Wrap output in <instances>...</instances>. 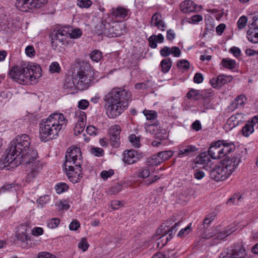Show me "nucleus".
<instances>
[{
    "label": "nucleus",
    "instance_id": "f257e3e1",
    "mask_svg": "<svg viewBox=\"0 0 258 258\" xmlns=\"http://www.w3.org/2000/svg\"><path fill=\"white\" fill-rule=\"evenodd\" d=\"M30 138L28 135L17 136L10 143L6 155L0 159V168H13L21 164L26 167V181H32L41 172L43 166L38 159L36 150L30 148Z\"/></svg>",
    "mask_w": 258,
    "mask_h": 258
},
{
    "label": "nucleus",
    "instance_id": "f03ea898",
    "mask_svg": "<svg viewBox=\"0 0 258 258\" xmlns=\"http://www.w3.org/2000/svg\"><path fill=\"white\" fill-rule=\"evenodd\" d=\"M131 94L125 90L113 89L104 97V108L109 118L119 116L127 107Z\"/></svg>",
    "mask_w": 258,
    "mask_h": 258
},
{
    "label": "nucleus",
    "instance_id": "7ed1b4c3",
    "mask_svg": "<svg viewBox=\"0 0 258 258\" xmlns=\"http://www.w3.org/2000/svg\"><path fill=\"white\" fill-rule=\"evenodd\" d=\"M41 69L36 63L22 62L20 66H14L9 72V77L15 81L23 85L35 83L41 76Z\"/></svg>",
    "mask_w": 258,
    "mask_h": 258
},
{
    "label": "nucleus",
    "instance_id": "20e7f679",
    "mask_svg": "<svg viewBox=\"0 0 258 258\" xmlns=\"http://www.w3.org/2000/svg\"><path fill=\"white\" fill-rule=\"evenodd\" d=\"M67 120L61 113H54L43 119L39 124V138L46 142L56 139L59 132L67 124Z\"/></svg>",
    "mask_w": 258,
    "mask_h": 258
},
{
    "label": "nucleus",
    "instance_id": "39448f33",
    "mask_svg": "<svg viewBox=\"0 0 258 258\" xmlns=\"http://www.w3.org/2000/svg\"><path fill=\"white\" fill-rule=\"evenodd\" d=\"M66 161L64 169L69 179L75 183L82 178V156L81 149L77 147H71L66 154Z\"/></svg>",
    "mask_w": 258,
    "mask_h": 258
},
{
    "label": "nucleus",
    "instance_id": "423d86ee",
    "mask_svg": "<svg viewBox=\"0 0 258 258\" xmlns=\"http://www.w3.org/2000/svg\"><path fill=\"white\" fill-rule=\"evenodd\" d=\"M92 80V71L88 67L86 68L81 67L77 74L74 75L72 79L73 85L68 86L65 84L64 86L70 88L74 86L77 90H84L89 88Z\"/></svg>",
    "mask_w": 258,
    "mask_h": 258
},
{
    "label": "nucleus",
    "instance_id": "0eeeda50",
    "mask_svg": "<svg viewBox=\"0 0 258 258\" xmlns=\"http://www.w3.org/2000/svg\"><path fill=\"white\" fill-rule=\"evenodd\" d=\"M121 28H124L123 25L116 24L111 26V24L106 21H102L96 27V33L98 35H104L109 37H117L125 32V30L122 32Z\"/></svg>",
    "mask_w": 258,
    "mask_h": 258
},
{
    "label": "nucleus",
    "instance_id": "6e6552de",
    "mask_svg": "<svg viewBox=\"0 0 258 258\" xmlns=\"http://www.w3.org/2000/svg\"><path fill=\"white\" fill-rule=\"evenodd\" d=\"M47 2V0H17L15 6L20 11L27 12L41 7Z\"/></svg>",
    "mask_w": 258,
    "mask_h": 258
},
{
    "label": "nucleus",
    "instance_id": "1a4fd4ad",
    "mask_svg": "<svg viewBox=\"0 0 258 258\" xmlns=\"http://www.w3.org/2000/svg\"><path fill=\"white\" fill-rule=\"evenodd\" d=\"M51 41V46L53 49H55L58 45V42L64 44V42L68 38L67 31L64 29V26L61 27H57L54 29L50 35Z\"/></svg>",
    "mask_w": 258,
    "mask_h": 258
},
{
    "label": "nucleus",
    "instance_id": "9d476101",
    "mask_svg": "<svg viewBox=\"0 0 258 258\" xmlns=\"http://www.w3.org/2000/svg\"><path fill=\"white\" fill-rule=\"evenodd\" d=\"M231 174L222 164L221 166H216L210 172L211 178L216 181L224 180Z\"/></svg>",
    "mask_w": 258,
    "mask_h": 258
},
{
    "label": "nucleus",
    "instance_id": "9b49d317",
    "mask_svg": "<svg viewBox=\"0 0 258 258\" xmlns=\"http://www.w3.org/2000/svg\"><path fill=\"white\" fill-rule=\"evenodd\" d=\"M240 162V156L235 153L230 156H226L222 161V164L231 173Z\"/></svg>",
    "mask_w": 258,
    "mask_h": 258
},
{
    "label": "nucleus",
    "instance_id": "f8f14e48",
    "mask_svg": "<svg viewBox=\"0 0 258 258\" xmlns=\"http://www.w3.org/2000/svg\"><path fill=\"white\" fill-rule=\"evenodd\" d=\"M122 161L127 164H133L138 162L143 157L141 152L131 149L126 150L123 152Z\"/></svg>",
    "mask_w": 258,
    "mask_h": 258
},
{
    "label": "nucleus",
    "instance_id": "ddd939ff",
    "mask_svg": "<svg viewBox=\"0 0 258 258\" xmlns=\"http://www.w3.org/2000/svg\"><path fill=\"white\" fill-rule=\"evenodd\" d=\"M76 114L78 117V121L74 128V133L76 135H78L84 131L86 125V115L82 111L76 112Z\"/></svg>",
    "mask_w": 258,
    "mask_h": 258
},
{
    "label": "nucleus",
    "instance_id": "4468645a",
    "mask_svg": "<svg viewBox=\"0 0 258 258\" xmlns=\"http://www.w3.org/2000/svg\"><path fill=\"white\" fill-rule=\"evenodd\" d=\"M230 251L232 252L233 258H249L246 249L241 244H233L230 246Z\"/></svg>",
    "mask_w": 258,
    "mask_h": 258
},
{
    "label": "nucleus",
    "instance_id": "2eb2a0df",
    "mask_svg": "<svg viewBox=\"0 0 258 258\" xmlns=\"http://www.w3.org/2000/svg\"><path fill=\"white\" fill-rule=\"evenodd\" d=\"M208 153L210 156L214 159L222 158L220 141L211 146L209 149Z\"/></svg>",
    "mask_w": 258,
    "mask_h": 258
},
{
    "label": "nucleus",
    "instance_id": "dca6fc26",
    "mask_svg": "<svg viewBox=\"0 0 258 258\" xmlns=\"http://www.w3.org/2000/svg\"><path fill=\"white\" fill-rule=\"evenodd\" d=\"M151 24L162 31H165L166 27L165 23L162 20L161 15L158 13H156L153 15Z\"/></svg>",
    "mask_w": 258,
    "mask_h": 258
},
{
    "label": "nucleus",
    "instance_id": "f3484780",
    "mask_svg": "<svg viewBox=\"0 0 258 258\" xmlns=\"http://www.w3.org/2000/svg\"><path fill=\"white\" fill-rule=\"evenodd\" d=\"M198 150L194 145L180 146L177 157L179 158L185 157L192 154Z\"/></svg>",
    "mask_w": 258,
    "mask_h": 258
},
{
    "label": "nucleus",
    "instance_id": "a211bd4d",
    "mask_svg": "<svg viewBox=\"0 0 258 258\" xmlns=\"http://www.w3.org/2000/svg\"><path fill=\"white\" fill-rule=\"evenodd\" d=\"M175 221L173 218H169L157 229L156 234L159 236L161 235L159 238L162 239V241H163L164 237L168 234V232L167 228L170 227Z\"/></svg>",
    "mask_w": 258,
    "mask_h": 258
},
{
    "label": "nucleus",
    "instance_id": "6ab92c4d",
    "mask_svg": "<svg viewBox=\"0 0 258 258\" xmlns=\"http://www.w3.org/2000/svg\"><path fill=\"white\" fill-rule=\"evenodd\" d=\"M221 150L222 158L229 156V154L233 152L235 149V146L232 142L226 143L224 141H220Z\"/></svg>",
    "mask_w": 258,
    "mask_h": 258
},
{
    "label": "nucleus",
    "instance_id": "aec40b11",
    "mask_svg": "<svg viewBox=\"0 0 258 258\" xmlns=\"http://www.w3.org/2000/svg\"><path fill=\"white\" fill-rule=\"evenodd\" d=\"M130 10L123 7H118L113 8L111 11V15L119 19H123L128 15Z\"/></svg>",
    "mask_w": 258,
    "mask_h": 258
},
{
    "label": "nucleus",
    "instance_id": "412c9836",
    "mask_svg": "<svg viewBox=\"0 0 258 258\" xmlns=\"http://www.w3.org/2000/svg\"><path fill=\"white\" fill-rule=\"evenodd\" d=\"M180 9L184 13L195 12L197 10V6L190 0H186L180 4Z\"/></svg>",
    "mask_w": 258,
    "mask_h": 258
},
{
    "label": "nucleus",
    "instance_id": "4be33fe9",
    "mask_svg": "<svg viewBox=\"0 0 258 258\" xmlns=\"http://www.w3.org/2000/svg\"><path fill=\"white\" fill-rule=\"evenodd\" d=\"M227 82L228 80L226 76L222 75L213 78L210 81L212 86L214 88H220Z\"/></svg>",
    "mask_w": 258,
    "mask_h": 258
},
{
    "label": "nucleus",
    "instance_id": "5701e85b",
    "mask_svg": "<svg viewBox=\"0 0 258 258\" xmlns=\"http://www.w3.org/2000/svg\"><path fill=\"white\" fill-rule=\"evenodd\" d=\"M64 29L67 31L68 38H78L82 35V31L79 28L73 29L72 27L66 25L64 26Z\"/></svg>",
    "mask_w": 258,
    "mask_h": 258
},
{
    "label": "nucleus",
    "instance_id": "b1692460",
    "mask_svg": "<svg viewBox=\"0 0 258 258\" xmlns=\"http://www.w3.org/2000/svg\"><path fill=\"white\" fill-rule=\"evenodd\" d=\"M172 64V62L170 58L163 59L160 63L161 72L164 74L167 73L171 69Z\"/></svg>",
    "mask_w": 258,
    "mask_h": 258
},
{
    "label": "nucleus",
    "instance_id": "393cba45",
    "mask_svg": "<svg viewBox=\"0 0 258 258\" xmlns=\"http://www.w3.org/2000/svg\"><path fill=\"white\" fill-rule=\"evenodd\" d=\"M209 153L203 152L196 158V162L197 164L203 165H207L211 161L209 157Z\"/></svg>",
    "mask_w": 258,
    "mask_h": 258
},
{
    "label": "nucleus",
    "instance_id": "a878e982",
    "mask_svg": "<svg viewBox=\"0 0 258 258\" xmlns=\"http://www.w3.org/2000/svg\"><path fill=\"white\" fill-rule=\"evenodd\" d=\"M247 38L252 43H258V30L249 28L247 32Z\"/></svg>",
    "mask_w": 258,
    "mask_h": 258
},
{
    "label": "nucleus",
    "instance_id": "bb28decb",
    "mask_svg": "<svg viewBox=\"0 0 258 258\" xmlns=\"http://www.w3.org/2000/svg\"><path fill=\"white\" fill-rule=\"evenodd\" d=\"M246 98L243 95L238 96L231 104V106L233 109H236L239 106H242L245 103Z\"/></svg>",
    "mask_w": 258,
    "mask_h": 258
},
{
    "label": "nucleus",
    "instance_id": "cd10ccee",
    "mask_svg": "<svg viewBox=\"0 0 258 258\" xmlns=\"http://www.w3.org/2000/svg\"><path fill=\"white\" fill-rule=\"evenodd\" d=\"M159 125L158 121H155L152 124H145V128L147 133H150L151 134L156 135L158 133V127Z\"/></svg>",
    "mask_w": 258,
    "mask_h": 258
},
{
    "label": "nucleus",
    "instance_id": "c85d7f7f",
    "mask_svg": "<svg viewBox=\"0 0 258 258\" xmlns=\"http://www.w3.org/2000/svg\"><path fill=\"white\" fill-rule=\"evenodd\" d=\"M221 64L224 68L231 70L235 68L236 66V62L234 60L230 59L229 58H223L221 62Z\"/></svg>",
    "mask_w": 258,
    "mask_h": 258
},
{
    "label": "nucleus",
    "instance_id": "c756f323",
    "mask_svg": "<svg viewBox=\"0 0 258 258\" xmlns=\"http://www.w3.org/2000/svg\"><path fill=\"white\" fill-rule=\"evenodd\" d=\"M254 125L251 122L248 121L245 125L243 127L242 132L243 135L245 137H248L254 131Z\"/></svg>",
    "mask_w": 258,
    "mask_h": 258
},
{
    "label": "nucleus",
    "instance_id": "7c9ffc66",
    "mask_svg": "<svg viewBox=\"0 0 258 258\" xmlns=\"http://www.w3.org/2000/svg\"><path fill=\"white\" fill-rule=\"evenodd\" d=\"M147 162L150 166H157L162 163L158 154L148 158Z\"/></svg>",
    "mask_w": 258,
    "mask_h": 258
},
{
    "label": "nucleus",
    "instance_id": "2f4dec72",
    "mask_svg": "<svg viewBox=\"0 0 258 258\" xmlns=\"http://www.w3.org/2000/svg\"><path fill=\"white\" fill-rule=\"evenodd\" d=\"M144 115L146 116L147 120H152L155 119L157 117V113L155 110L144 109L143 111Z\"/></svg>",
    "mask_w": 258,
    "mask_h": 258
},
{
    "label": "nucleus",
    "instance_id": "473e14b6",
    "mask_svg": "<svg viewBox=\"0 0 258 258\" xmlns=\"http://www.w3.org/2000/svg\"><path fill=\"white\" fill-rule=\"evenodd\" d=\"M121 127L119 125L114 124L110 127L109 130L110 136L120 137Z\"/></svg>",
    "mask_w": 258,
    "mask_h": 258
},
{
    "label": "nucleus",
    "instance_id": "72a5a7b5",
    "mask_svg": "<svg viewBox=\"0 0 258 258\" xmlns=\"http://www.w3.org/2000/svg\"><path fill=\"white\" fill-rule=\"evenodd\" d=\"M157 154L160 158V161L162 163L163 162L169 159L173 155V152L170 150L165 151L159 152Z\"/></svg>",
    "mask_w": 258,
    "mask_h": 258
},
{
    "label": "nucleus",
    "instance_id": "f704fd0d",
    "mask_svg": "<svg viewBox=\"0 0 258 258\" xmlns=\"http://www.w3.org/2000/svg\"><path fill=\"white\" fill-rule=\"evenodd\" d=\"M150 172L147 167L140 168L136 173L137 176L139 178H146L150 176Z\"/></svg>",
    "mask_w": 258,
    "mask_h": 258
},
{
    "label": "nucleus",
    "instance_id": "c9c22d12",
    "mask_svg": "<svg viewBox=\"0 0 258 258\" xmlns=\"http://www.w3.org/2000/svg\"><path fill=\"white\" fill-rule=\"evenodd\" d=\"M128 140L132 145L135 148L140 147V138L137 137L135 134H132L128 137Z\"/></svg>",
    "mask_w": 258,
    "mask_h": 258
},
{
    "label": "nucleus",
    "instance_id": "e433bc0d",
    "mask_svg": "<svg viewBox=\"0 0 258 258\" xmlns=\"http://www.w3.org/2000/svg\"><path fill=\"white\" fill-rule=\"evenodd\" d=\"M102 56V53L98 50H94L90 53V58L95 62L99 61Z\"/></svg>",
    "mask_w": 258,
    "mask_h": 258
},
{
    "label": "nucleus",
    "instance_id": "4c0bfd02",
    "mask_svg": "<svg viewBox=\"0 0 258 258\" xmlns=\"http://www.w3.org/2000/svg\"><path fill=\"white\" fill-rule=\"evenodd\" d=\"M69 188V186L64 182H59L55 186V190L58 194H61L67 191Z\"/></svg>",
    "mask_w": 258,
    "mask_h": 258
},
{
    "label": "nucleus",
    "instance_id": "58836bf2",
    "mask_svg": "<svg viewBox=\"0 0 258 258\" xmlns=\"http://www.w3.org/2000/svg\"><path fill=\"white\" fill-rule=\"evenodd\" d=\"M49 70L52 74L59 73L61 71V68L57 62L54 61L50 64Z\"/></svg>",
    "mask_w": 258,
    "mask_h": 258
},
{
    "label": "nucleus",
    "instance_id": "ea45409f",
    "mask_svg": "<svg viewBox=\"0 0 258 258\" xmlns=\"http://www.w3.org/2000/svg\"><path fill=\"white\" fill-rule=\"evenodd\" d=\"M60 223V220L57 218H52L47 222V226L51 229L56 228Z\"/></svg>",
    "mask_w": 258,
    "mask_h": 258
},
{
    "label": "nucleus",
    "instance_id": "a19ab883",
    "mask_svg": "<svg viewBox=\"0 0 258 258\" xmlns=\"http://www.w3.org/2000/svg\"><path fill=\"white\" fill-rule=\"evenodd\" d=\"M191 223H189L186 227L181 229L178 232L177 236L179 237H183L188 234L191 231Z\"/></svg>",
    "mask_w": 258,
    "mask_h": 258
},
{
    "label": "nucleus",
    "instance_id": "79ce46f5",
    "mask_svg": "<svg viewBox=\"0 0 258 258\" xmlns=\"http://www.w3.org/2000/svg\"><path fill=\"white\" fill-rule=\"evenodd\" d=\"M177 67L179 69L187 70L189 68V63L186 59H181L177 62Z\"/></svg>",
    "mask_w": 258,
    "mask_h": 258
},
{
    "label": "nucleus",
    "instance_id": "37998d69",
    "mask_svg": "<svg viewBox=\"0 0 258 258\" xmlns=\"http://www.w3.org/2000/svg\"><path fill=\"white\" fill-rule=\"evenodd\" d=\"M110 143L113 148H118L120 144V137L110 136Z\"/></svg>",
    "mask_w": 258,
    "mask_h": 258
},
{
    "label": "nucleus",
    "instance_id": "c03bdc74",
    "mask_svg": "<svg viewBox=\"0 0 258 258\" xmlns=\"http://www.w3.org/2000/svg\"><path fill=\"white\" fill-rule=\"evenodd\" d=\"M172 218H173V220H176L174 217H172ZM181 220H180L177 222H176V221H175V222H173V223L175 222L174 225L172 226L170 228L169 227L167 228L168 232L171 233V234L175 233L176 232L177 228L179 226V224L181 222Z\"/></svg>",
    "mask_w": 258,
    "mask_h": 258
},
{
    "label": "nucleus",
    "instance_id": "a18cd8bd",
    "mask_svg": "<svg viewBox=\"0 0 258 258\" xmlns=\"http://www.w3.org/2000/svg\"><path fill=\"white\" fill-rule=\"evenodd\" d=\"M247 22V18L242 16L239 18L237 21V26L239 29H242L246 26Z\"/></svg>",
    "mask_w": 258,
    "mask_h": 258
},
{
    "label": "nucleus",
    "instance_id": "49530a36",
    "mask_svg": "<svg viewBox=\"0 0 258 258\" xmlns=\"http://www.w3.org/2000/svg\"><path fill=\"white\" fill-rule=\"evenodd\" d=\"M114 170L109 169L108 171L103 170L100 173V176L104 180H106L114 174Z\"/></svg>",
    "mask_w": 258,
    "mask_h": 258
},
{
    "label": "nucleus",
    "instance_id": "de8ad7c7",
    "mask_svg": "<svg viewBox=\"0 0 258 258\" xmlns=\"http://www.w3.org/2000/svg\"><path fill=\"white\" fill-rule=\"evenodd\" d=\"M199 94V90L192 89L188 92V93L186 94V96L189 99L197 100V96Z\"/></svg>",
    "mask_w": 258,
    "mask_h": 258
},
{
    "label": "nucleus",
    "instance_id": "09e8293b",
    "mask_svg": "<svg viewBox=\"0 0 258 258\" xmlns=\"http://www.w3.org/2000/svg\"><path fill=\"white\" fill-rule=\"evenodd\" d=\"M249 28L258 30V14L253 17L251 23L249 22Z\"/></svg>",
    "mask_w": 258,
    "mask_h": 258
},
{
    "label": "nucleus",
    "instance_id": "8fccbe9b",
    "mask_svg": "<svg viewBox=\"0 0 258 258\" xmlns=\"http://www.w3.org/2000/svg\"><path fill=\"white\" fill-rule=\"evenodd\" d=\"M89 245L87 239L85 238H82L81 241L78 244L79 248L82 249L84 251L87 250Z\"/></svg>",
    "mask_w": 258,
    "mask_h": 258
},
{
    "label": "nucleus",
    "instance_id": "3c124183",
    "mask_svg": "<svg viewBox=\"0 0 258 258\" xmlns=\"http://www.w3.org/2000/svg\"><path fill=\"white\" fill-rule=\"evenodd\" d=\"M77 4L81 8H88L92 5V2L90 0H78Z\"/></svg>",
    "mask_w": 258,
    "mask_h": 258
},
{
    "label": "nucleus",
    "instance_id": "603ef678",
    "mask_svg": "<svg viewBox=\"0 0 258 258\" xmlns=\"http://www.w3.org/2000/svg\"><path fill=\"white\" fill-rule=\"evenodd\" d=\"M91 153L96 156L101 157L104 155V150L99 147H94L91 150Z\"/></svg>",
    "mask_w": 258,
    "mask_h": 258
},
{
    "label": "nucleus",
    "instance_id": "864d4df0",
    "mask_svg": "<svg viewBox=\"0 0 258 258\" xmlns=\"http://www.w3.org/2000/svg\"><path fill=\"white\" fill-rule=\"evenodd\" d=\"M160 53L163 57H167L171 54V47L168 46L163 47L160 50Z\"/></svg>",
    "mask_w": 258,
    "mask_h": 258
},
{
    "label": "nucleus",
    "instance_id": "5fc2aeb1",
    "mask_svg": "<svg viewBox=\"0 0 258 258\" xmlns=\"http://www.w3.org/2000/svg\"><path fill=\"white\" fill-rule=\"evenodd\" d=\"M203 17L201 15H195L188 18V22L190 23H196L201 21Z\"/></svg>",
    "mask_w": 258,
    "mask_h": 258
},
{
    "label": "nucleus",
    "instance_id": "6e6d98bb",
    "mask_svg": "<svg viewBox=\"0 0 258 258\" xmlns=\"http://www.w3.org/2000/svg\"><path fill=\"white\" fill-rule=\"evenodd\" d=\"M25 53L29 57L34 56L35 54L34 48L32 45H28L25 48Z\"/></svg>",
    "mask_w": 258,
    "mask_h": 258
},
{
    "label": "nucleus",
    "instance_id": "4d7b16f0",
    "mask_svg": "<svg viewBox=\"0 0 258 258\" xmlns=\"http://www.w3.org/2000/svg\"><path fill=\"white\" fill-rule=\"evenodd\" d=\"M89 105V102L87 100L82 99L78 102V107L81 109H86Z\"/></svg>",
    "mask_w": 258,
    "mask_h": 258
},
{
    "label": "nucleus",
    "instance_id": "13d9d810",
    "mask_svg": "<svg viewBox=\"0 0 258 258\" xmlns=\"http://www.w3.org/2000/svg\"><path fill=\"white\" fill-rule=\"evenodd\" d=\"M230 250V247L228 248L226 250L221 252L219 258H233L232 254Z\"/></svg>",
    "mask_w": 258,
    "mask_h": 258
},
{
    "label": "nucleus",
    "instance_id": "bf43d9fd",
    "mask_svg": "<svg viewBox=\"0 0 258 258\" xmlns=\"http://www.w3.org/2000/svg\"><path fill=\"white\" fill-rule=\"evenodd\" d=\"M241 196H239L238 195H234L231 198H230L227 201V204L232 203L233 204H237L238 201L241 199Z\"/></svg>",
    "mask_w": 258,
    "mask_h": 258
},
{
    "label": "nucleus",
    "instance_id": "052dcab7",
    "mask_svg": "<svg viewBox=\"0 0 258 258\" xmlns=\"http://www.w3.org/2000/svg\"><path fill=\"white\" fill-rule=\"evenodd\" d=\"M149 45L152 48H155L157 46V42L155 39V35H151L149 38Z\"/></svg>",
    "mask_w": 258,
    "mask_h": 258
},
{
    "label": "nucleus",
    "instance_id": "680f3d73",
    "mask_svg": "<svg viewBox=\"0 0 258 258\" xmlns=\"http://www.w3.org/2000/svg\"><path fill=\"white\" fill-rule=\"evenodd\" d=\"M80 226V225L79 222L77 220H75L70 223L69 225V229L71 230L75 231L78 230Z\"/></svg>",
    "mask_w": 258,
    "mask_h": 258
},
{
    "label": "nucleus",
    "instance_id": "e2e57ef3",
    "mask_svg": "<svg viewBox=\"0 0 258 258\" xmlns=\"http://www.w3.org/2000/svg\"><path fill=\"white\" fill-rule=\"evenodd\" d=\"M181 52L180 49L176 46H173L171 48V54L174 57H178L180 56Z\"/></svg>",
    "mask_w": 258,
    "mask_h": 258
},
{
    "label": "nucleus",
    "instance_id": "0e129e2a",
    "mask_svg": "<svg viewBox=\"0 0 258 258\" xmlns=\"http://www.w3.org/2000/svg\"><path fill=\"white\" fill-rule=\"evenodd\" d=\"M38 258H56V256L48 252H41L38 253Z\"/></svg>",
    "mask_w": 258,
    "mask_h": 258
},
{
    "label": "nucleus",
    "instance_id": "69168bd1",
    "mask_svg": "<svg viewBox=\"0 0 258 258\" xmlns=\"http://www.w3.org/2000/svg\"><path fill=\"white\" fill-rule=\"evenodd\" d=\"M204 78L202 74L200 73H197L194 78V82L197 84L201 83L203 81Z\"/></svg>",
    "mask_w": 258,
    "mask_h": 258
},
{
    "label": "nucleus",
    "instance_id": "338daca9",
    "mask_svg": "<svg viewBox=\"0 0 258 258\" xmlns=\"http://www.w3.org/2000/svg\"><path fill=\"white\" fill-rule=\"evenodd\" d=\"M17 238L23 242L27 241L29 239V236L27 235L25 232H22L21 233H18L17 235Z\"/></svg>",
    "mask_w": 258,
    "mask_h": 258
},
{
    "label": "nucleus",
    "instance_id": "774afa93",
    "mask_svg": "<svg viewBox=\"0 0 258 258\" xmlns=\"http://www.w3.org/2000/svg\"><path fill=\"white\" fill-rule=\"evenodd\" d=\"M175 38V34L172 29H169L167 31L166 38L169 41H172Z\"/></svg>",
    "mask_w": 258,
    "mask_h": 258
}]
</instances>
